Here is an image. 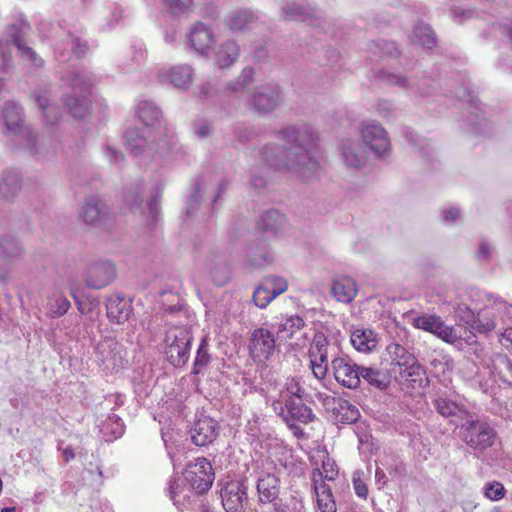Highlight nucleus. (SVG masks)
Returning a JSON list of instances; mask_svg holds the SVG:
<instances>
[{
  "mask_svg": "<svg viewBox=\"0 0 512 512\" xmlns=\"http://www.w3.org/2000/svg\"><path fill=\"white\" fill-rule=\"evenodd\" d=\"M247 256L250 265L254 267H262L273 261L272 253L262 242L250 244L247 249Z\"/></svg>",
  "mask_w": 512,
  "mask_h": 512,
  "instance_id": "nucleus-37",
  "label": "nucleus"
},
{
  "mask_svg": "<svg viewBox=\"0 0 512 512\" xmlns=\"http://www.w3.org/2000/svg\"><path fill=\"white\" fill-rule=\"evenodd\" d=\"M22 189V177L17 171L7 170L0 176V197L14 200Z\"/></svg>",
  "mask_w": 512,
  "mask_h": 512,
  "instance_id": "nucleus-26",
  "label": "nucleus"
},
{
  "mask_svg": "<svg viewBox=\"0 0 512 512\" xmlns=\"http://www.w3.org/2000/svg\"><path fill=\"white\" fill-rule=\"evenodd\" d=\"M489 370L509 386H512V361L506 354H493L492 362L489 363Z\"/></svg>",
  "mask_w": 512,
  "mask_h": 512,
  "instance_id": "nucleus-31",
  "label": "nucleus"
},
{
  "mask_svg": "<svg viewBox=\"0 0 512 512\" xmlns=\"http://www.w3.org/2000/svg\"><path fill=\"white\" fill-rule=\"evenodd\" d=\"M254 70L250 67H246L241 72L238 81L230 86L232 91H238L239 89L245 88L250 84L254 77Z\"/></svg>",
  "mask_w": 512,
  "mask_h": 512,
  "instance_id": "nucleus-61",
  "label": "nucleus"
},
{
  "mask_svg": "<svg viewBox=\"0 0 512 512\" xmlns=\"http://www.w3.org/2000/svg\"><path fill=\"white\" fill-rule=\"evenodd\" d=\"M70 306V301L58 290L52 291L46 297L45 308L47 310V315L52 318H59L63 316L67 313Z\"/></svg>",
  "mask_w": 512,
  "mask_h": 512,
  "instance_id": "nucleus-32",
  "label": "nucleus"
},
{
  "mask_svg": "<svg viewBox=\"0 0 512 512\" xmlns=\"http://www.w3.org/2000/svg\"><path fill=\"white\" fill-rule=\"evenodd\" d=\"M285 224V216L278 210H268L264 212L258 223V229L267 236L274 237Z\"/></svg>",
  "mask_w": 512,
  "mask_h": 512,
  "instance_id": "nucleus-28",
  "label": "nucleus"
},
{
  "mask_svg": "<svg viewBox=\"0 0 512 512\" xmlns=\"http://www.w3.org/2000/svg\"><path fill=\"white\" fill-rule=\"evenodd\" d=\"M70 85L73 95L66 100L67 109L74 118H83L90 109L88 94L92 86V78L85 71L78 72L71 77Z\"/></svg>",
  "mask_w": 512,
  "mask_h": 512,
  "instance_id": "nucleus-4",
  "label": "nucleus"
},
{
  "mask_svg": "<svg viewBox=\"0 0 512 512\" xmlns=\"http://www.w3.org/2000/svg\"><path fill=\"white\" fill-rule=\"evenodd\" d=\"M275 298V294L271 293L264 282H262L253 293V301L255 305L261 309L267 307Z\"/></svg>",
  "mask_w": 512,
  "mask_h": 512,
  "instance_id": "nucleus-53",
  "label": "nucleus"
},
{
  "mask_svg": "<svg viewBox=\"0 0 512 512\" xmlns=\"http://www.w3.org/2000/svg\"><path fill=\"white\" fill-rule=\"evenodd\" d=\"M12 61L11 52L6 42L0 41V69L6 70Z\"/></svg>",
  "mask_w": 512,
  "mask_h": 512,
  "instance_id": "nucleus-64",
  "label": "nucleus"
},
{
  "mask_svg": "<svg viewBox=\"0 0 512 512\" xmlns=\"http://www.w3.org/2000/svg\"><path fill=\"white\" fill-rule=\"evenodd\" d=\"M412 325L427 331L448 344H461V335L458 328L449 326L436 314H422L412 319Z\"/></svg>",
  "mask_w": 512,
  "mask_h": 512,
  "instance_id": "nucleus-7",
  "label": "nucleus"
},
{
  "mask_svg": "<svg viewBox=\"0 0 512 512\" xmlns=\"http://www.w3.org/2000/svg\"><path fill=\"white\" fill-rule=\"evenodd\" d=\"M351 344L359 352H370L377 346L376 334L371 329H356L351 334Z\"/></svg>",
  "mask_w": 512,
  "mask_h": 512,
  "instance_id": "nucleus-34",
  "label": "nucleus"
},
{
  "mask_svg": "<svg viewBox=\"0 0 512 512\" xmlns=\"http://www.w3.org/2000/svg\"><path fill=\"white\" fill-rule=\"evenodd\" d=\"M334 410L337 411V420L343 424H352L360 416L358 409L347 401L339 400L338 406L334 407Z\"/></svg>",
  "mask_w": 512,
  "mask_h": 512,
  "instance_id": "nucleus-47",
  "label": "nucleus"
},
{
  "mask_svg": "<svg viewBox=\"0 0 512 512\" xmlns=\"http://www.w3.org/2000/svg\"><path fill=\"white\" fill-rule=\"evenodd\" d=\"M512 318V308L504 301H494L490 306L480 310L473 319L471 327L480 333L492 331L498 321L505 322Z\"/></svg>",
  "mask_w": 512,
  "mask_h": 512,
  "instance_id": "nucleus-8",
  "label": "nucleus"
},
{
  "mask_svg": "<svg viewBox=\"0 0 512 512\" xmlns=\"http://www.w3.org/2000/svg\"><path fill=\"white\" fill-rule=\"evenodd\" d=\"M191 332L183 327H172L165 335V355L175 367L184 366L190 357Z\"/></svg>",
  "mask_w": 512,
  "mask_h": 512,
  "instance_id": "nucleus-3",
  "label": "nucleus"
},
{
  "mask_svg": "<svg viewBox=\"0 0 512 512\" xmlns=\"http://www.w3.org/2000/svg\"><path fill=\"white\" fill-rule=\"evenodd\" d=\"M358 286L348 276H339L332 281L330 293L339 302L350 303L356 297Z\"/></svg>",
  "mask_w": 512,
  "mask_h": 512,
  "instance_id": "nucleus-25",
  "label": "nucleus"
},
{
  "mask_svg": "<svg viewBox=\"0 0 512 512\" xmlns=\"http://www.w3.org/2000/svg\"><path fill=\"white\" fill-rule=\"evenodd\" d=\"M163 84H172L178 89H188L193 82V69L189 65H175L158 73Z\"/></svg>",
  "mask_w": 512,
  "mask_h": 512,
  "instance_id": "nucleus-19",
  "label": "nucleus"
},
{
  "mask_svg": "<svg viewBox=\"0 0 512 512\" xmlns=\"http://www.w3.org/2000/svg\"><path fill=\"white\" fill-rule=\"evenodd\" d=\"M147 140L143 136L134 135L133 132L126 134V147L134 156H139L146 151Z\"/></svg>",
  "mask_w": 512,
  "mask_h": 512,
  "instance_id": "nucleus-52",
  "label": "nucleus"
},
{
  "mask_svg": "<svg viewBox=\"0 0 512 512\" xmlns=\"http://www.w3.org/2000/svg\"><path fill=\"white\" fill-rule=\"evenodd\" d=\"M285 408L287 413L284 417H288L289 422L297 421L308 424L315 418L312 409L304 404L301 399H285Z\"/></svg>",
  "mask_w": 512,
  "mask_h": 512,
  "instance_id": "nucleus-27",
  "label": "nucleus"
},
{
  "mask_svg": "<svg viewBox=\"0 0 512 512\" xmlns=\"http://www.w3.org/2000/svg\"><path fill=\"white\" fill-rule=\"evenodd\" d=\"M183 492V480L174 478L169 482V494L175 505L180 504V494Z\"/></svg>",
  "mask_w": 512,
  "mask_h": 512,
  "instance_id": "nucleus-62",
  "label": "nucleus"
},
{
  "mask_svg": "<svg viewBox=\"0 0 512 512\" xmlns=\"http://www.w3.org/2000/svg\"><path fill=\"white\" fill-rule=\"evenodd\" d=\"M185 479L197 494L207 492L214 481L210 462L206 458H198L196 463L186 471Z\"/></svg>",
  "mask_w": 512,
  "mask_h": 512,
  "instance_id": "nucleus-14",
  "label": "nucleus"
},
{
  "mask_svg": "<svg viewBox=\"0 0 512 512\" xmlns=\"http://www.w3.org/2000/svg\"><path fill=\"white\" fill-rule=\"evenodd\" d=\"M412 42L421 45L423 48L431 49L436 39L430 26L420 23L414 27Z\"/></svg>",
  "mask_w": 512,
  "mask_h": 512,
  "instance_id": "nucleus-44",
  "label": "nucleus"
},
{
  "mask_svg": "<svg viewBox=\"0 0 512 512\" xmlns=\"http://www.w3.org/2000/svg\"><path fill=\"white\" fill-rule=\"evenodd\" d=\"M340 151L343 162L348 167L359 168L366 161V149L355 139H343Z\"/></svg>",
  "mask_w": 512,
  "mask_h": 512,
  "instance_id": "nucleus-23",
  "label": "nucleus"
},
{
  "mask_svg": "<svg viewBox=\"0 0 512 512\" xmlns=\"http://www.w3.org/2000/svg\"><path fill=\"white\" fill-rule=\"evenodd\" d=\"M277 138L288 147L283 150L276 144L265 145L260 150L261 164L290 172L303 180H308L317 173L318 138L311 125L300 123L284 126L277 132Z\"/></svg>",
  "mask_w": 512,
  "mask_h": 512,
  "instance_id": "nucleus-1",
  "label": "nucleus"
},
{
  "mask_svg": "<svg viewBox=\"0 0 512 512\" xmlns=\"http://www.w3.org/2000/svg\"><path fill=\"white\" fill-rule=\"evenodd\" d=\"M248 487L242 481H231L221 490L222 505L226 512H242L248 501Z\"/></svg>",
  "mask_w": 512,
  "mask_h": 512,
  "instance_id": "nucleus-17",
  "label": "nucleus"
},
{
  "mask_svg": "<svg viewBox=\"0 0 512 512\" xmlns=\"http://www.w3.org/2000/svg\"><path fill=\"white\" fill-rule=\"evenodd\" d=\"M282 12L286 20L304 21L312 15L313 10L309 6L293 2L284 6Z\"/></svg>",
  "mask_w": 512,
  "mask_h": 512,
  "instance_id": "nucleus-46",
  "label": "nucleus"
},
{
  "mask_svg": "<svg viewBox=\"0 0 512 512\" xmlns=\"http://www.w3.org/2000/svg\"><path fill=\"white\" fill-rule=\"evenodd\" d=\"M280 102L281 89L273 83L257 86L249 98V104L260 113H269L275 110Z\"/></svg>",
  "mask_w": 512,
  "mask_h": 512,
  "instance_id": "nucleus-11",
  "label": "nucleus"
},
{
  "mask_svg": "<svg viewBox=\"0 0 512 512\" xmlns=\"http://www.w3.org/2000/svg\"><path fill=\"white\" fill-rule=\"evenodd\" d=\"M201 185L200 183H196L193 192L190 194L189 199L187 200V215L190 216L194 213V210L199 204V199L201 197Z\"/></svg>",
  "mask_w": 512,
  "mask_h": 512,
  "instance_id": "nucleus-63",
  "label": "nucleus"
},
{
  "mask_svg": "<svg viewBox=\"0 0 512 512\" xmlns=\"http://www.w3.org/2000/svg\"><path fill=\"white\" fill-rule=\"evenodd\" d=\"M36 102L42 110L44 120L49 124H54L60 117V109L49 102L48 92L39 91L35 93Z\"/></svg>",
  "mask_w": 512,
  "mask_h": 512,
  "instance_id": "nucleus-43",
  "label": "nucleus"
},
{
  "mask_svg": "<svg viewBox=\"0 0 512 512\" xmlns=\"http://www.w3.org/2000/svg\"><path fill=\"white\" fill-rule=\"evenodd\" d=\"M109 206L96 196L86 197L80 210V218L88 225H104L111 219Z\"/></svg>",
  "mask_w": 512,
  "mask_h": 512,
  "instance_id": "nucleus-16",
  "label": "nucleus"
},
{
  "mask_svg": "<svg viewBox=\"0 0 512 512\" xmlns=\"http://www.w3.org/2000/svg\"><path fill=\"white\" fill-rule=\"evenodd\" d=\"M209 271L213 283L217 286H224L231 279L230 267L223 258L211 257L209 259Z\"/></svg>",
  "mask_w": 512,
  "mask_h": 512,
  "instance_id": "nucleus-35",
  "label": "nucleus"
},
{
  "mask_svg": "<svg viewBox=\"0 0 512 512\" xmlns=\"http://www.w3.org/2000/svg\"><path fill=\"white\" fill-rule=\"evenodd\" d=\"M331 368L335 380L343 387L357 389L360 386L358 371H360L361 366H358L349 357H334L331 361Z\"/></svg>",
  "mask_w": 512,
  "mask_h": 512,
  "instance_id": "nucleus-12",
  "label": "nucleus"
},
{
  "mask_svg": "<svg viewBox=\"0 0 512 512\" xmlns=\"http://www.w3.org/2000/svg\"><path fill=\"white\" fill-rule=\"evenodd\" d=\"M336 346L330 344L327 337L322 333H316L309 348L310 368L313 375L322 380L326 377L329 369V355L334 356Z\"/></svg>",
  "mask_w": 512,
  "mask_h": 512,
  "instance_id": "nucleus-6",
  "label": "nucleus"
},
{
  "mask_svg": "<svg viewBox=\"0 0 512 512\" xmlns=\"http://www.w3.org/2000/svg\"><path fill=\"white\" fill-rule=\"evenodd\" d=\"M1 117L7 130L13 134L19 133L23 127V111L15 102H6L1 110Z\"/></svg>",
  "mask_w": 512,
  "mask_h": 512,
  "instance_id": "nucleus-30",
  "label": "nucleus"
},
{
  "mask_svg": "<svg viewBox=\"0 0 512 512\" xmlns=\"http://www.w3.org/2000/svg\"><path fill=\"white\" fill-rule=\"evenodd\" d=\"M143 193L144 184L142 180H139L125 190L124 201L133 210L141 209Z\"/></svg>",
  "mask_w": 512,
  "mask_h": 512,
  "instance_id": "nucleus-45",
  "label": "nucleus"
},
{
  "mask_svg": "<svg viewBox=\"0 0 512 512\" xmlns=\"http://www.w3.org/2000/svg\"><path fill=\"white\" fill-rule=\"evenodd\" d=\"M469 350V353L474 361L489 369V363L492 362L493 354H495V352L487 350L477 342L472 344Z\"/></svg>",
  "mask_w": 512,
  "mask_h": 512,
  "instance_id": "nucleus-50",
  "label": "nucleus"
},
{
  "mask_svg": "<svg viewBox=\"0 0 512 512\" xmlns=\"http://www.w3.org/2000/svg\"><path fill=\"white\" fill-rule=\"evenodd\" d=\"M106 313L110 321L116 324L125 323L133 313L131 300L120 294L109 296L106 299Z\"/></svg>",
  "mask_w": 512,
  "mask_h": 512,
  "instance_id": "nucleus-21",
  "label": "nucleus"
},
{
  "mask_svg": "<svg viewBox=\"0 0 512 512\" xmlns=\"http://www.w3.org/2000/svg\"><path fill=\"white\" fill-rule=\"evenodd\" d=\"M256 490L259 510L256 512H296L297 500L281 492L280 479L269 472H261L257 478Z\"/></svg>",
  "mask_w": 512,
  "mask_h": 512,
  "instance_id": "nucleus-2",
  "label": "nucleus"
},
{
  "mask_svg": "<svg viewBox=\"0 0 512 512\" xmlns=\"http://www.w3.org/2000/svg\"><path fill=\"white\" fill-rule=\"evenodd\" d=\"M353 488L356 495L362 499H366L368 496V487L364 480V472L356 470L352 475Z\"/></svg>",
  "mask_w": 512,
  "mask_h": 512,
  "instance_id": "nucleus-56",
  "label": "nucleus"
},
{
  "mask_svg": "<svg viewBox=\"0 0 512 512\" xmlns=\"http://www.w3.org/2000/svg\"><path fill=\"white\" fill-rule=\"evenodd\" d=\"M188 44L199 54H204L214 43L212 31L203 23H196L187 36Z\"/></svg>",
  "mask_w": 512,
  "mask_h": 512,
  "instance_id": "nucleus-24",
  "label": "nucleus"
},
{
  "mask_svg": "<svg viewBox=\"0 0 512 512\" xmlns=\"http://www.w3.org/2000/svg\"><path fill=\"white\" fill-rule=\"evenodd\" d=\"M436 411L455 425H461L469 416L464 405L459 404L446 397H439L434 400Z\"/></svg>",
  "mask_w": 512,
  "mask_h": 512,
  "instance_id": "nucleus-22",
  "label": "nucleus"
},
{
  "mask_svg": "<svg viewBox=\"0 0 512 512\" xmlns=\"http://www.w3.org/2000/svg\"><path fill=\"white\" fill-rule=\"evenodd\" d=\"M210 361V355L207 350V343L202 340L197 350V354L194 361L193 373L199 374L207 366Z\"/></svg>",
  "mask_w": 512,
  "mask_h": 512,
  "instance_id": "nucleus-54",
  "label": "nucleus"
},
{
  "mask_svg": "<svg viewBox=\"0 0 512 512\" xmlns=\"http://www.w3.org/2000/svg\"><path fill=\"white\" fill-rule=\"evenodd\" d=\"M461 438L471 448L485 450L496 440L495 430L484 420L469 416L461 424Z\"/></svg>",
  "mask_w": 512,
  "mask_h": 512,
  "instance_id": "nucleus-5",
  "label": "nucleus"
},
{
  "mask_svg": "<svg viewBox=\"0 0 512 512\" xmlns=\"http://www.w3.org/2000/svg\"><path fill=\"white\" fill-rule=\"evenodd\" d=\"M358 373L360 374V381L364 380L377 389L384 390L390 384L387 373L377 368L361 366Z\"/></svg>",
  "mask_w": 512,
  "mask_h": 512,
  "instance_id": "nucleus-36",
  "label": "nucleus"
},
{
  "mask_svg": "<svg viewBox=\"0 0 512 512\" xmlns=\"http://www.w3.org/2000/svg\"><path fill=\"white\" fill-rule=\"evenodd\" d=\"M311 480L320 511L336 512V502L331 487L323 480V473L320 472L319 469H314L312 471Z\"/></svg>",
  "mask_w": 512,
  "mask_h": 512,
  "instance_id": "nucleus-18",
  "label": "nucleus"
},
{
  "mask_svg": "<svg viewBox=\"0 0 512 512\" xmlns=\"http://www.w3.org/2000/svg\"><path fill=\"white\" fill-rule=\"evenodd\" d=\"M257 19L258 17L252 11L238 10L228 17L227 25L232 31H241L251 28Z\"/></svg>",
  "mask_w": 512,
  "mask_h": 512,
  "instance_id": "nucleus-38",
  "label": "nucleus"
},
{
  "mask_svg": "<svg viewBox=\"0 0 512 512\" xmlns=\"http://www.w3.org/2000/svg\"><path fill=\"white\" fill-rule=\"evenodd\" d=\"M387 352L392 362L398 366L399 372L402 368H407L417 361V358L411 352L398 343L388 345Z\"/></svg>",
  "mask_w": 512,
  "mask_h": 512,
  "instance_id": "nucleus-39",
  "label": "nucleus"
},
{
  "mask_svg": "<svg viewBox=\"0 0 512 512\" xmlns=\"http://www.w3.org/2000/svg\"><path fill=\"white\" fill-rule=\"evenodd\" d=\"M305 326L303 318L298 315H290L284 317L278 325V337L283 339L292 338L297 332L301 331Z\"/></svg>",
  "mask_w": 512,
  "mask_h": 512,
  "instance_id": "nucleus-42",
  "label": "nucleus"
},
{
  "mask_svg": "<svg viewBox=\"0 0 512 512\" xmlns=\"http://www.w3.org/2000/svg\"><path fill=\"white\" fill-rule=\"evenodd\" d=\"M275 348V336L271 331L257 328L251 333L249 352L255 361L268 360L273 355Z\"/></svg>",
  "mask_w": 512,
  "mask_h": 512,
  "instance_id": "nucleus-15",
  "label": "nucleus"
},
{
  "mask_svg": "<svg viewBox=\"0 0 512 512\" xmlns=\"http://www.w3.org/2000/svg\"><path fill=\"white\" fill-rule=\"evenodd\" d=\"M263 282L271 293L275 294V297L284 293L288 288L287 281L279 276H268L263 280Z\"/></svg>",
  "mask_w": 512,
  "mask_h": 512,
  "instance_id": "nucleus-55",
  "label": "nucleus"
},
{
  "mask_svg": "<svg viewBox=\"0 0 512 512\" xmlns=\"http://www.w3.org/2000/svg\"><path fill=\"white\" fill-rule=\"evenodd\" d=\"M16 48L18 50V54L23 60L28 61L32 65L37 67L42 66V59L37 55V53L32 48L26 46L24 43L20 44Z\"/></svg>",
  "mask_w": 512,
  "mask_h": 512,
  "instance_id": "nucleus-58",
  "label": "nucleus"
},
{
  "mask_svg": "<svg viewBox=\"0 0 512 512\" xmlns=\"http://www.w3.org/2000/svg\"><path fill=\"white\" fill-rule=\"evenodd\" d=\"M399 376L402 380L412 383L413 388L424 387L428 379L424 368L419 364L418 360L407 368H402L399 372Z\"/></svg>",
  "mask_w": 512,
  "mask_h": 512,
  "instance_id": "nucleus-40",
  "label": "nucleus"
},
{
  "mask_svg": "<svg viewBox=\"0 0 512 512\" xmlns=\"http://www.w3.org/2000/svg\"><path fill=\"white\" fill-rule=\"evenodd\" d=\"M240 49L233 40L221 43L215 50V65L219 68L232 66L239 58Z\"/></svg>",
  "mask_w": 512,
  "mask_h": 512,
  "instance_id": "nucleus-29",
  "label": "nucleus"
},
{
  "mask_svg": "<svg viewBox=\"0 0 512 512\" xmlns=\"http://www.w3.org/2000/svg\"><path fill=\"white\" fill-rule=\"evenodd\" d=\"M95 356L105 370L113 371L123 367L125 350L115 339L105 338L97 344Z\"/></svg>",
  "mask_w": 512,
  "mask_h": 512,
  "instance_id": "nucleus-10",
  "label": "nucleus"
},
{
  "mask_svg": "<svg viewBox=\"0 0 512 512\" xmlns=\"http://www.w3.org/2000/svg\"><path fill=\"white\" fill-rule=\"evenodd\" d=\"M0 253L7 260L18 259L23 255V249L20 244L11 237L0 239Z\"/></svg>",
  "mask_w": 512,
  "mask_h": 512,
  "instance_id": "nucleus-48",
  "label": "nucleus"
},
{
  "mask_svg": "<svg viewBox=\"0 0 512 512\" xmlns=\"http://www.w3.org/2000/svg\"><path fill=\"white\" fill-rule=\"evenodd\" d=\"M29 28V24L27 21L21 19L16 23H13L6 28V37L12 41V43L17 47L23 43L22 35L26 29Z\"/></svg>",
  "mask_w": 512,
  "mask_h": 512,
  "instance_id": "nucleus-51",
  "label": "nucleus"
},
{
  "mask_svg": "<svg viewBox=\"0 0 512 512\" xmlns=\"http://www.w3.org/2000/svg\"><path fill=\"white\" fill-rule=\"evenodd\" d=\"M484 494L488 499L492 501H498L504 497L505 488L499 482H491L486 484L484 488Z\"/></svg>",
  "mask_w": 512,
  "mask_h": 512,
  "instance_id": "nucleus-59",
  "label": "nucleus"
},
{
  "mask_svg": "<svg viewBox=\"0 0 512 512\" xmlns=\"http://www.w3.org/2000/svg\"><path fill=\"white\" fill-rule=\"evenodd\" d=\"M169 11L174 15L187 13L193 5V0H164Z\"/></svg>",
  "mask_w": 512,
  "mask_h": 512,
  "instance_id": "nucleus-57",
  "label": "nucleus"
},
{
  "mask_svg": "<svg viewBox=\"0 0 512 512\" xmlns=\"http://www.w3.org/2000/svg\"><path fill=\"white\" fill-rule=\"evenodd\" d=\"M360 134L363 142L376 156H384L390 151L389 137L379 123H363Z\"/></svg>",
  "mask_w": 512,
  "mask_h": 512,
  "instance_id": "nucleus-13",
  "label": "nucleus"
},
{
  "mask_svg": "<svg viewBox=\"0 0 512 512\" xmlns=\"http://www.w3.org/2000/svg\"><path fill=\"white\" fill-rule=\"evenodd\" d=\"M280 397L285 399H301L304 397V389L300 381L296 378H288L285 382L284 389L280 392Z\"/></svg>",
  "mask_w": 512,
  "mask_h": 512,
  "instance_id": "nucleus-49",
  "label": "nucleus"
},
{
  "mask_svg": "<svg viewBox=\"0 0 512 512\" xmlns=\"http://www.w3.org/2000/svg\"><path fill=\"white\" fill-rule=\"evenodd\" d=\"M139 119L146 127L158 130L162 127L161 112L157 106L148 101L140 102L137 106Z\"/></svg>",
  "mask_w": 512,
  "mask_h": 512,
  "instance_id": "nucleus-33",
  "label": "nucleus"
},
{
  "mask_svg": "<svg viewBox=\"0 0 512 512\" xmlns=\"http://www.w3.org/2000/svg\"><path fill=\"white\" fill-rule=\"evenodd\" d=\"M63 46L64 48L70 47L73 53L79 58L85 55L88 48L86 42H82L79 38L73 37L72 35L66 38Z\"/></svg>",
  "mask_w": 512,
  "mask_h": 512,
  "instance_id": "nucleus-60",
  "label": "nucleus"
},
{
  "mask_svg": "<svg viewBox=\"0 0 512 512\" xmlns=\"http://www.w3.org/2000/svg\"><path fill=\"white\" fill-rule=\"evenodd\" d=\"M116 278L115 265L109 260H97L89 263L83 273V280L91 289H102Z\"/></svg>",
  "mask_w": 512,
  "mask_h": 512,
  "instance_id": "nucleus-9",
  "label": "nucleus"
},
{
  "mask_svg": "<svg viewBox=\"0 0 512 512\" xmlns=\"http://www.w3.org/2000/svg\"><path fill=\"white\" fill-rule=\"evenodd\" d=\"M100 432L106 441H113L119 438L124 432V425L119 416L116 414L109 415L99 425Z\"/></svg>",
  "mask_w": 512,
  "mask_h": 512,
  "instance_id": "nucleus-41",
  "label": "nucleus"
},
{
  "mask_svg": "<svg viewBox=\"0 0 512 512\" xmlns=\"http://www.w3.org/2000/svg\"><path fill=\"white\" fill-rule=\"evenodd\" d=\"M218 434V423L208 416L199 418L191 429V439L197 446L211 444L217 438Z\"/></svg>",
  "mask_w": 512,
  "mask_h": 512,
  "instance_id": "nucleus-20",
  "label": "nucleus"
}]
</instances>
